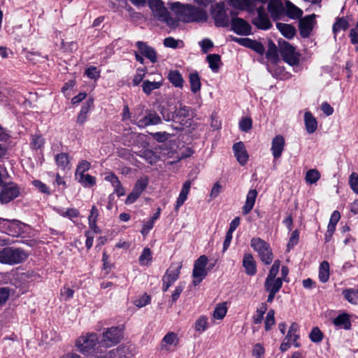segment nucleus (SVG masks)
<instances>
[{
    "label": "nucleus",
    "mask_w": 358,
    "mask_h": 358,
    "mask_svg": "<svg viewBox=\"0 0 358 358\" xmlns=\"http://www.w3.org/2000/svg\"><path fill=\"white\" fill-rule=\"evenodd\" d=\"M268 0H229L234 8L253 12L257 10V16L252 20V23L257 28L266 30L271 28V22L266 13L264 5Z\"/></svg>",
    "instance_id": "obj_1"
},
{
    "label": "nucleus",
    "mask_w": 358,
    "mask_h": 358,
    "mask_svg": "<svg viewBox=\"0 0 358 358\" xmlns=\"http://www.w3.org/2000/svg\"><path fill=\"white\" fill-rule=\"evenodd\" d=\"M171 9L179 20L185 22H204L208 18L205 10L189 4L175 2L171 4Z\"/></svg>",
    "instance_id": "obj_2"
},
{
    "label": "nucleus",
    "mask_w": 358,
    "mask_h": 358,
    "mask_svg": "<svg viewBox=\"0 0 358 358\" xmlns=\"http://www.w3.org/2000/svg\"><path fill=\"white\" fill-rule=\"evenodd\" d=\"M268 11L273 20H280L285 15L291 19H299L303 15L302 10L290 1H287L285 6H283L281 0H270Z\"/></svg>",
    "instance_id": "obj_3"
},
{
    "label": "nucleus",
    "mask_w": 358,
    "mask_h": 358,
    "mask_svg": "<svg viewBox=\"0 0 358 358\" xmlns=\"http://www.w3.org/2000/svg\"><path fill=\"white\" fill-rule=\"evenodd\" d=\"M76 346L83 354L102 352L98 336L94 333H88L78 337L76 341Z\"/></svg>",
    "instance_id": "obj_4"
},
{
    "label": "nucleus",
    "mask_w": 358,
    "mask_h": 358,
    "mask_svg": "<svg viewBox=\"0 0 358 358\" xmlns=\"http://www.w3.org/2000/svg\"><path fill=\"white\" fill-rule=\"evenodd\" d=\"M123 329L122 327H112L103 330L99 341L101 348H108L117 345L122 338Z\"/></svg>",
    "instance_id": "obj_5"
},
{
    "label": "nucleus",
    "mask_w": 358,
    "mask_h": 358,
    "mask_svg": "<svg viewBox=\"0 0 358 358\" xmlns=\"http://www.w3.org/2000/svg\"><path fill=\"white\" fill-rule=\"evenodd\" d=\"M28 254L19 248H6L0 251V262L6 264H16L24 261Z\"/></svg>",
    "instance_id": "obj_6"
},
{
    "label": "nucleus",
    "mask_w": 358,
    "mask_h": 358,
    "mask_svg": "<svg viewBox=\"0 0 358 358\" xmlns=\"http://www.w3.org/2000/svg\"><path fill=\"white\" fill-rule=\"evenodd\" d=\"M250 245L258 253L262 262L267 265L271 264L273 253L268 243L257 237L252 238Z\"/></svg>",
    "instance_id": "obj_7"
},
{
    "label": "nucleus",
    "mask_w": 358,
    "mask_h": 358,
    "mask_svg": "<svg viewBox=\"0 0 358 358\" xmlns=\"http://www.w3.org/2000/svg\"><path fill=\"white\" fill-rule=\"evenodd\" d=\"M0 227L3 232L12 236H19L29 229L27 225L18 220L2 218H0Z\"/></svg>",
    "instance_id": "obj_8"
},
{
    "label": "nucleus",
    "mask_w": 358,
    "mask_h": 358,
    "mask_svg": "<svg viewBox=\"0 0 358 358\" xmlns=\"http://www.w3.org/2000/svg\"><path fill=\"white\" fill-rule=\"evenodd\" d=\"M148 1L155 17L169 25L172 24V19L169 17V12L161 0H148Z\"/></svg>",
    "instance_id": "obj_9"
},
{
    "label": "nucleus",
    "mask_w": 358,
    "mask_h": 358,
    "mask_svg": "<svg viewBox=\"0 0 358 358\" xmlns=\"http://www.w3.org/2000/svg\"><path fill=\"white\" fill-rule=\"evenodd\" d=\"M208 263V258L205 255H201L200 257L196 259L194 265L193 269V278L194 280L192 281V284L194 286H197L202 280L207 275V269L206 266Z\"/></svg>",
    "instance_id": "obj_10"
},
{
    "label": "nucleus",
    "mask_w": 358,
    "mask_h": 358,
    "mask_svg": "<svg viewBox=\"0 0 358 358\" xmlns=\"http://www.w3.org/2000/svg\"><path fill=\"white\" fill-rule=\"evenodd\" d=\"M2 189L0 192V202L1 203H8L19 196L20 188L14 182L3 184Z\"/></svg>",
    "instance_id": "obj_11"
},
{
    "label": "nucleus",
    "mask_w": 358,
    "mask_h": 358,
    "mask_svg": "<svg viewBox=\"0 0 358 358\" xmlns=\"http://www.w3.org/2000/svg\"><path fill=\"white\" fill-rule=\"evenodd\" d=\"M182 265L172 264L163 277L162 289L166 292L168 289L178 280Z\"/></svg>",
    "instance_id": "obj_12"
},
{
    "label": "nucleus",
    "mask_w": 358,
    "mask_h": 358,
    "mask_svg": "<svg viewBox=\"0 0 358 358\" xmlns=\"http://www.w3.org/2000/svg\"><path fill=\"white\" fill-rule=\"evenodd\" d=\"M281 54L283 59L289 64L293 66L298 62V55L294 48L287 42L280 44Z\"/></svg>",
    "instance_id": "obj_13"
},
{
    "label": "nucleus",
    "mask_w": 358,
    "mask_h": 358,
    "mask_svg": "<svg viewBox=\"0 0 358 358\" xmlns=\"http://www.w3.org/2000/svg\"><path fill=\"white\" fill-rule=\"evenodd\" d=\"M315 15L312 14L302 18L299 22V31L303 38H308L315 24Z\"/></svg>",
    "instance_id": "obj_14"
},
{
    "label": "nucleus",
    "mask_w": 358,
    "mask_h": 358,
    "mask_svg": "<svg viewBox=\"0 0 358 358\" xmlns=\"http://www.w3.org/2000/svg\"><path fill=\"white\" fill-rule=\"evenodd\" d=\"M231 28L235 33L243 36L250 35L252 31V27L250 24L239 17L232 19Z\"/></svg>",
    "instance_id": "obj_15"
},
{
    "label": "nucleus",
    "mask_w": 358,
    "mask_h": 358,
    "mask_svg": "<svg viewBox=\"0 0 358 358\" xmlns=\"http://www.w3.org/2000/svg\"><path fill=\"white\" fill-rule=\"evenodd\" d=\"M212 16L217 27H227L229 25V17L226 10L221 5H217L212 11Z\"/></svg>",
    "instance_id": "obj_16"
},
{
    "label": "nucleus",
    "mask_w": 358,
    "mask_h": 358,
    "mask_svg": "<svg viewBox=\"0 0 358 358\" xmlns=\"http://www.w3.org/2000/svg\"><path fill=\"white\" fill-rule=\"evenodd\" d=\"M285 145V141L284 137L280 135H276L272 139L271 151L274 159L280 158L283 152Z\"/></svg>",
    "instance_id": "obj_17"
},
{
    "label": "nucleus",
    "mask_w": 358,
    "mask_h": 358,
    "mask_svg": "<svg viewBox=\"0 0 358 358\" xmlns=\"http://www.w3.org/2000/svg\"><path fill=\"white\" fill-rule=\"evenodd\" d=\"M233 151L238 163L243 166L248 160L249 155L243 142L236 143L233 145Z\"/></svg>",
    "instance_id": "obj_18"
},
{
    "label": "nucleus",
    "mask_w": 358,
    "mask_h": 358,
    "mask_svg": "<svg viewBox=\"0 0 358 358\" xmlns=\"http://www.w3.org/2000/svg\"><path fill=\"white\" fill-rule=\"evenodd\" d=\"M179 338L174 332H169L166 334L161 342V349L165 351H170L178 345Z\"/></svg>",
    "instance_id": "obj_19"
},
{
    "label": "nucleus",
    "mask_w": 358,
    "mask_h": 358,
    "mask_svg": "<svg viewBox=\"0 0 358 358\" xmlns=\"http://www.w3.org/2000/svg\"><path fill=\"white\" fill-rule=\"evenodd\" d=\"M131 351L129 346H120L115 350H110L105 358H129L132 355Z\"/></svg>",
    "instance_id": "obj_20"
},
{
    "label": "nucleus",
    "mask_w": 358,
    "mask_h": 358,
    "mask_svg": "<svg viewBox=\"0 0 358 358\" xmlns=\"http://www.w3.org/2000/svg\"><path fill=\"white\" fill-rule=\"evenodd\" d=\"M138 52L147 57L152 63L157 62V55L155 50L148 46L145 43L138 41L136 43Z\"/></svg>",
    "instance_id": "obj_21"
},
{
    "label": "nucleus",
    "mask_w": 358,
    "mask_h": 358,
    "mask_svg": "<svg viewBox=\"0 0 358 358\" xmlns=\"http://www.w3.org/2000/svg\"><path fill=\"white\" fill-rule=\"evenodd\" d=\"M53 210L63 217L68 218L75 222L74 219L80 215V212L75 208H65L60 206L53 207Z\"/></svg>",
    "instance_id": "obj_22"
},
{
    "label": "nucleus",
    "mask_w": 358,
    "mask_h": 358,
    "mask_svg": "<svg viewBox=\"0 0 358 358\" xmlns=\"http://www.w3.org/2000/svg\"><path fill=\"white\" fill-rule=\"evenodd\" d=\"M243 266L248 275H255L257 273L256 262L251 254H245L243 259Z\"/></svg>",
    "instance_id": "obj_23"
},
{
    "label": "nucleus",
    "mask_w": 358,
    "mask_h": 358,
    "mask_svg": "<svg viewBox=\"0 0 358 358\" xmlns=\"http://www.w3.org/2000/svg\"><path fill=\"white\" fill-rule=\"evenodd\" d=\"M192 115V110L189 107L185 106H180L175 111V115L173 116L176 122H179L181 124H186V118H189Z\"/></svg>",
    "instance_id": "obj_24"
},
{
    "label": "nucleus",
    "mask_w": 358,
    "mask_h": 358,
    "mask_svg": "<svg viewBox=\"0 0 358 358\" xmlns=\"http://www.w3.org/2000/svg\"><path fill=\"white\" fill-rule=\"evenodd\" d=\"M299 325L296 322H292L285 336V340L289 341L295 348L301 346V343L298 341L299 338Z\"/></svg>",
    "instance_id": "obj_25"
},
{
    "label": "nucleus",
    "mask_w": 358,
    "mask_h": 358,
    "mask_svg": "<svg viewBox=\"0 0 358 358\" xmlns=\"http://www.w3.org/2000/svg\"><path fill=\"white\" fill-rule=\"evenodd\" d=\"M161 122L160 117L155 113H149L142 119L138 120L136 124L139 127H145L149 125L158 124Z\"/></svg>",
    "instance_id": "obj_26"
},
{
    "label": "nucleus",
    "mask_w": 358,
    "mask_h": 358,
    "mask_svg": "<svg viewBox=\"0 0 358 358\" xmlns=\"http://www.w3.org/2000/svg\"><path fill=\"white\" fill-rule=\"evenodd\" d=\"M192 182L190 180H187L183 184L181 191L178 197L177 198L175 209L178 210L180 206L183 205L185 201L187 199V196L189 193V190L191 188Z\"/></svg>",
    "instance_id": "obj_27"
},
{
    "label": "nucleus",
    "mask_w": 358,
    "mask_h": 358,
    "mask_svg": "<svg viewBox=\"0 0 358 358\" xmlns=\"http://www.w3.org/2000/svg\"><path fill=\"white\" fill-rule=\"evenodd\" d=\"M304 124L308 134H313L317 129V121L310 111L304 113Z\"/></svg>",
    "instance_id": "obj_28"
},
{
    "label": "nucleus",
    "mask_w": 358,
    "mask_h": 358,
    "mask_svg": "<svg viewBox=\"0 0 358 358\" xmlns=\"http://www.w3.org/2000/svg\"><path fill=\"white\" fill-rule=\"evenodd\" d=\"M163 85V78L159 76V79L155 81L148 80H144L142 84L143 92L149 95L152 91L159 89Z\"/></svg>",
    "instance_id": "obj_29"
},
{
    "label": "nucleus",
    "mask_w": 358,
    "mask_h": 358,
    "mask_svg": "<svg viewBox=\"0 0 358 358\" xmlns=\"http://www.w3.org/2000/svg\"><path fill=\"white\" fill-rule=\"evenodd\" d=\"M257 196V192L256 189H250L246 196V201L243 207V213L244 215L248 214L253 208L256 198Z\"/></svg>",
    "instance_id": "obj_30"
},
{
    "label": "nucleus",
    "mask_w": 358,
    "mask_h": 358,
    "mask_svg": "<svg viewBox=\"0 0 358 358\" xmlns=\"http://www.w3.org/2000/svg\"><path fill=\"white\" fill-rule=\"evenodd\" d=\"M228 310L227 302L219 303L216 304L215 309L212 313L213 320H222L226 316Z\"/></svg>",
    "instance_id": "obj_31"
},
{
    "label": "nucleus",
    "mask_w": 358,
    "mask_h": 358,
    "mask_svg": "<svg viewBox=\"0 0 358 358\" xmlns=\"http://www.w3.org/2000/svg\"><path fill=\"white\" fill-rule=\"evenodd\" d=\"M282 278L278 279H266L264 287L267 292H278L282 287Z\"/></svg>",
    "instance_id": "obj_32"
},
{
    "label": "nucleus",
    "mask_w": 358,
    "mask_h": 358,
    "mask_svg": "<svg viewBox=\"0 0 358 358\" xmlns=\"http://www.w3.org/2000/svg\"><path fill=\"white\" fill-rule=\"evenodd\" d=\"M168 79L174 87L178 88L182 87L184 84V80L178 71H170L168 74Z\"/></svg>",
    "instance_id": "obj_33"
},
{
    "label": "nucleus",
    "mask_w": 358,
    "mask_h": 358,
    "mask_svg": "<svg viewBox=\"0 0 358 358\" xmlns=\"http://www.w3.org/2000/svg\"><path fill=\"white\" fill-rule=\"evenodd\" d=\"M276 27L287 38H292L296 34L295 28L291 24L278 22Z\"/></svg>",
    "instance_id": "obj_34"
},
{
    "label": "nucleus",
    "mask_w": 358,
    "mask_h": 358,
    "mask_svg": "<svg viewBox=\"0 0 358 358\" xmlns=\"http://www.w3.org/2000/svg\"><path fill=\"white\" fill-rule=\"evenodd\" d=\"M99 213L97 207L96 206H92L90 214L88 217V222L90 228L94 232H98V227L96 225L97 219L99 217Z\"/></svg>",
    "instance_id": "obj_35"
},
{
    "label": "nucleus",
    "mask_w": 358,
    "mask_h": 358,
    "mask_svg": "<svg viewBox=\"0 0 358 358\" xmlns=\"http://www.w3.org/2000/svg\"><path fill=\"white\" fill-rule=\"evenodd\" d=\"M76 179L84 187H91L96 185V179L87 173H84L76 177Z\"/></svg>",
    "instance_id": "obj_36"
},
{
    "label": "nucleus",
    "mask_w": 358,
    "mask_h": 358,
    "mask_svg": "<svg viewBox=\"0 0 358 358\" xmlns=\"http://www.w3.org/2000/svg\"><path fill=\"white\" fill-rule=\"evenodd\" d=\"M152 262V253L150 248H144L139 258L138 262L141 266H149Z\"/></svg>",
    "instance_id": "obj_37"
},
{
    "label": "nucleus",
    "mask_w": 358,
    "mask_h": 358,
    "mask_svg": "<svg viewBox=\"0 0 358 358\" xmlns=\"http://www.w3.org/2000/svg\"><path fill=\"white\" fill-rule=\"evenodd\" d=\"M189 80L190 84L191 91L193 93H196L201 90V80L200 77L196 72L191 73L189 75Z\"/></svg>",
    "instance_id": "obj_38"
},
{
    "label": "nucleus",
    "mask_w": 358,
    "mask_h": 358,
    "mask_svg": "<svg viewBox=\"0 0 358 358\" xmlns=\"http://www.w3.org/2000/svg\"><path fill=\"white\" fill-rule=\"evenodd\" d=\"M350 26V21L348 17H338L334 24L333 31L335 34L341 30H346Z\"/></svg>",
    "instance_id": "obj_39"
},
{
    "label": "nucleus",
    "mask_w": 358,
    "mask_h": 358,
    "mask_svg": "<svg viewBox=\"0 0 358 358\" xmlns=\"http://www.w3.org/2000/svg\"><path fill=\"white\" fill-rule=\"evenodd\" d=\"M334 324L339 327L348 329H350L351 324L349 316L348 314L343 313L339 315L334 320Z\"/></svg>",
    "instance_id": "obj_40"
},
{
    "label": "nucleus",
    "mask_w": 358,
    "mask_h": 358,
    "mask_svg": "<svg viewBox=\"0 0 358 358\" xmlns=\"http://www.w3.org/2000/svg\"><path fill=\"white\" fill-rule=\"evenodd\" d=\"M344 298L350 303L358 305V289L350 288L343 291Z\"/></svg>",
    "instance_id": "obj_41"
},
{
    "label": "nucleus",
    "mask_w": 358,
    "mask_h": 358,
    "mask_svg": "<svg viewBox=\"0 0 358 358\" xmlns=\"http://www.w3.org/2000/svg\"><path fill=\"white\" fill-rule=\"evenodd\" d=\"M209 327L208 318L206 315L200 316L194 323V329L196 331L202 333L206 331Z\"/></svg>",
    "instance_id": "obj_42"
},
{
    "label": "nucleus",
    "mask_w": 358,
    "mask_h": 358,
    "mask_svg": "<svg viewBox=\"0 0 358 358\" xmlns=\"http://www.w3.org/2000/svg\"><path fill=\"white\" fill-rule=\"evenodd\" d=\"M55 162L62 170L69 169V159L66 153H59L55 157Z\"/></svg>",
    "instance_id": "obj_43"
},
{
    "label": "nucleus",
    "mask_w": 358,
    "mask_h": 358,
    "mask_svg": "<svg viewBox=\"0 0 358 358\" xmlns=\"http://www.w3.org/2000/svg\"><path fill=\"white\" fill-rule=\"evenodd\" d=\"M329 278V264L327 261H323L319 268V279L322 282H326Z\"/></svg>",
    "instance_id": "obj_44"
},
{
    "label": "nucleus",
    "mask_w": 358,
    "mask_h": 358,
    "mask_svg": "<svg viewBox=\"0 0 358 358\" xmlns=\"http://www.w3.org/2000/svg\"><path fill=\"white\" fill-rule=\"evenodd\" d=\"M321 175L319 171L316 169L308 170L305 176V180L307 184H315L320 178Z\"/></svg>",
    "instance_id": "obj_45"
},
{
    "label": "nucleus",
    "mask_w": 358,
    "mask_h": 358,
    "mask_svg": "<svg viewBox=\"0 0 358 358\" xmlns=\"http://www.w3.org/2000/svg\"><path fill=\"white\" fill-rule=\"evenodd\" d=\"M207 61L209 64V67L213 72H217L220 67V57L218 55L213 54L207 56Z\"/></svg>",
    "instance_id": "obj_46"
},
{
    "label": "nucleus",
    "mask_w": 358,
    "mask_h": 358,
    "mask_svg": "<svg viewBox=\"0 0 358 358\" xmlns=\"http://www.w3.org/2000/svg\"><path fill=\"white\" fill-rule=\"evenodd\" d=\"M11 293L12 289L8 287H0V306H3L6 304Z\"/></svg>",
    "instance_id": "obj_47"
},
{
    "label": "nucleus",
    "mask_w": 358,
    "mask_h": 358,
    "mask_svg": "<svg viewBox=\"0 0 358 358\" xmlns=\"http://www.w3.org/2000/svg\"><path fill=\"white\" fill-rule=\"evenodd\" d=\"M275 311L273 309L268 310L265 320V329L269 331L275 324Z\"/></svg>",
    "instance_id": "obj_48"
},
{
    "label": "nucleus",
    "mask_w": 358,
    "mask_h": 358,
    "mask_svg": "<svg viewBox=\"0 0 358 358\" xmlns=\"http://www.w3.org/2000/svg\"><path fill=\"white\" fill-rule=\"evenodd\" d=\"M91 167V164L89 162L86 160H82L79 162L77 166L76 171V177L80 175L84 174L86 171H87Z\"/></svg>",
    "instance_id": "obj_49"
},
{
    "label": "nucleus",
    "mask_w": 358,
    "mask_h": 358,
    "mask_svg": "<svg viewBox=\"0 0 358 358\" xmlns=\"http://www.w3.org/2000/svg\"><path fill=\"white\" fill-rule=\"evenodd\" d=\"M148 184V180L147 178H143L138 180L136 182V185L133 189L135 192L141 194L142 192L145 190L147 185Z\"/></svg>",
    "instance_id": "obj_50"
},
{
    "label": "nucleus",
    "mask_w": 358,
    "mask_h": 358,
    "mask_svg": "<svg viewBox=\"0 0 358 358\" xmlns=\"http://www.w3.org/2000/svg\"><path fill=\"white\" fill-rule=\"evenodd\" d=\"M349 185L352 190L358 194V174L353 172L349 177Z\"/></svg>",
    "instance_id": "obj_51"
},
{
    "label": "nucleus",
    "mask_w": 358,
    "mask_h": 358,
    "mask_svg": "<svg viewBox=\"0 0 358 358\" xmlns=\"http://www.w3.org/2000/svg\"><path fill=\"white\" fill-rule=\"evenodd\" d=\"M310 339L314 343H319L322 340L323 335L317 327H314L309 335Z\"/></svg>",
    "instance_id": "obj_52"
},
{
    "label": "nucleus",
    "mask_w": 358,
    "mask_h": 358,
    "mask_svg": "<svg viewBox=\"0 0 358 358\" xmlns=\"http://www.w3.org/2000/svg\"><path fill=\"white\" fill-rule=\"evenodd\" d=\"M280 266V262L279 260H275L273 264L272 265L269 271V273L266 279H278V278H276V275L279 272Z\"/></svg>",
    "instance_id": "obj_53"
},
{
    "label": "nucleus",
    "mask_w": 358,
    "mask_h": 358,
    "mask_svg": "<svg viewBox=\"0 0 358 358\" xmlns=\"http://www.w3.org/2000/svg\"><path fill=\"white\" fill-rule=\"evenodd\" d=\"M85 74L90 79L97 80L100 77V71L95 66L87 68Z\"/></svg>",
    "instance_id": "obj_54"
},
{
    "label": "nucleus",
    "mask_w": 358,
    "mask_h": 358,
    "mask_svg": "<svg viewBox=\"0 0 358 358\" xmlns=\"http://www.w3.org/2000/svg\"><path fill=\"white\" fill-rule=\"evenodd\" d=\"M150 297L147 294H143L135 300L134 304L138 308H143L150 303Z\"/></svg>",
    "instance_id": "obj_55"
},
{
    "label": "nucleus",
    "mask_w": 358,
    "mask_h": 358,
    "mask_svg": "<svg viewBox=\"0 0 358 358\" xmlns=\"http://www.w3.org/2000/svg\"><path fill=\"white\" fill-rule=\"evenodd\" d=\"M146 71L144 69H138L133 79L134 85H139L143 80Z\"/></svg>",
    "instance_id": "obj_56"
},
{
    "label": "nucleus",
    "mask_w": 358,
    "mask_h": 358,
    "mask_svg": "<svg viewBox=\"0 0 358 358\" xmlns=\"http://www.w3.org/2000/svg\"><path fill=\"white\" fill-rule=\"evenodd\" d=\"M265 352V349L260 343H257L254 345L252 349V355L257 358H262Z\"/></svg>",
    "instance_id": "obj_57"
},
{
    "label": "nucleus",
    "mask_w": 358,
    "mask_h": 358,
    "mask_svg": "<svg viewBox=\"0 0 358 358\" xmlns=\"http://www.w3.org/2000/svg\"><path fill=\"white\" fill-rule=\"evenodd\" d=\"M252 120L248 117L243 118L239 122V127L243 131H248L252 127Z\"/></svg>",
    "instance_id": "obj_58"
},
{
    "label": "nucleus",
    "mask_w": 358,
    "mask_h": 358,
    "mask_svg": "<svg viewBox=\"0 0 358 358\" xmlns=\"http://www.w3.org/2000/svg\"><path fill=\"white\" fill-rule=\"evenodd\" d=\"M44 143L43 138L40 136H33L31 138V147L34 149H39L41 148Z\"/></svg>",
    "instance_id": "obj_59"
},
{
    "label": "nucleus",
    "mask_w": 358,
    "mask_h": 358,
    "mask_svg": "<svg viewBox=\"0 0 358 358\" xmlns=\"http://www.w3.org/2000/svg\"><path fill=\"white\" fill-rule=\"evenodd\" d=\"M155 222L149 219L148 221H145L143 224L142 229L141 231L143 236H145L153 228Z\"/></svg>",
    "instance_id": "obj_60"
},
{
    "label": "nucleus",
    "mask_w": 358,
    "mask_h": 358,
    "mask_svg": "<svg viewBox=\"0 0 358 358\" xmlns=\"http://www.w3.org/2000/svg\"><path fill=\"white\" fill-rule=\"evenodd\" d=\"M234 41L238 43L239 45H243L244 47L250 48L251 44H252V39L249 38H237L234 37L232 39Z\"/></svg>",
    "instance_id": "obj_61"
},
{
    "label": "nucleus",
    "mask_w": 358,
    "mask_h": 358,
    "mask_svg": "<svg viewBox=\"0 0 358 358\" xmlns=\"http://www.w3.org/2000/svg\"><path fill=\"white\" fill-rule=\"evenodd\" d=\"M299 231L297 230H295L292 232L289 242L287 243V248L289 250L290 248H293L294 245H296L299 241Z\"/></svg>",
    "instance_id": "obj_62"
},
{
    "label": "nucleus",
    "mask_w": 358,
    "mask_h": 358,
    "mask_svg": "<svg viewBox=\"0 0 358 358\" xmlns=\"http://www.w3.org/2000/svg\"><path fill=\"white\" fill-rule=\"evenodd\" d=\"M182 43V41L175 40L173 38L169 37L164 40V45L168 48H176L179 47V44Z\"/></svg>",
    "instance_id": "obj_63"
},
{
    "label": "nucleus",
    "mask_w": 358,
    "mask_h": 358,
    "mask_svg": "<svg viewBox=\"0 0 358 358\" xmlns=\"http://www.w3.org/2000/svg\"><path fill=\"white\" fill-rule=\"evenodd\" d=\"M350 38L352 43H358V22L356 27L350 30Z\"/></svg>",
    "instance_id": "obj_64"
}]
</instances>
